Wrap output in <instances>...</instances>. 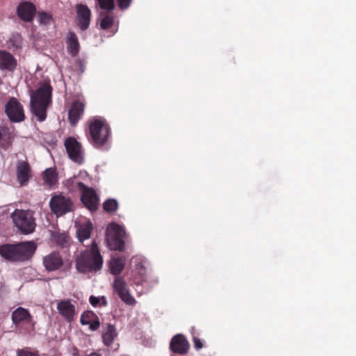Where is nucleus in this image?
Instances as JSON below:
<instances>
[{"label":"nucleus","instance_id":"f257e3e1","mask_svg":"<svg viewBox=\"0 0 356 356\" xmlns=\"http://www.w3.org/2000/svg\"><path fill=\"white\" fill-rule=\"evenodd\" d=\"M36 248L37 245L33 241L7 243L0 245V255L9 261L22 262L30 259Z\"/></svg>","mask_w":356,"mask_h":356},{"label":"nucleus","instance_id":"f03ea898","mask_svg":"<svg viewBox=\"0 0 356 356\" xmlns=\"http://www.w3.org/2000/svg\"><path fill=\"white\" fill-rule=\"evenodd\" d=\"M51 93L52 87L49 83H44L31 95V111L40 122L47 118V110L51 103Z\"/></svg>","mask_w":356,"mask_h":356},{"label":"nucleus","instance_id":"7ed1b4c3","mask_svg":"<svg viewBox=\"0 0 356 356\" xmlns=\"http://www.w3.org/2000/svg\"><path fill=\"white\" fill-rule=\"evenodd\" d=\"M103 264V259L95 241L89 250H86L76 258V268L80 273L97 272Z\"/></svg>","mask_w":356,"mask_h":356},{"label":"nucleus","instance_id":"20e7f679","mask_svg":"<svg viewBox=\"0 0 356 356\" xmlns=\"http://www.w3.org/2000/svg\"><path fill=\"white\" fill-rule=\"evenodd\" d=\"M88 140L96 148L102 147L108 142L111 129L104 120L95 118L89 124Z\"/></svg>","mask_w":356,"mask_h":356},{"label":"nucleus","instance_id":"39448f33","mask_svg":"<svg viewBox=\"0 0 356 356\" xmlns=\"http://www.w3.org/2000/svg\"><path fill=\"white\" fill-rule=\"evenodd\" d=\"M31 210L15 209L11 213V218L15 227L24 234H29L35 231L36 223Z\"/></svg>","mask_w":356,"mask_h":356},{"label":"nucleus","instance_id":"423d86ee","mask_svg":"<svg viewBox=\"0 0 356 356\" xmlns=\"http://www.w3.org/2000/svg\"><path fill=\"white\" fill-rule=\"evenodd\" d=\"M124 231L120 225L111 224L107 229L106 237L108 247L111 250L122 251L124 249Z\"/></svg>","mask_w":356,"mask_h":356},{"label":"nucleus","instance_id":"0eeeda50","mask_svg":"<svg viewBox=\"0 0 356 356\" xmlns=\"http://www.w3.org/2000/svg\"><path fill=\"white\" fill-rule=\"evenodd\" d=\"M76 186L81 192V202L90 211H95L98 208L99 199L95 189L82 182H78Z\"/></svg>","mask_w":356,"mask_h":356},{"label":"nucleus","instance_id":"6e6552de","mask_svg":"<svg viewBox=\"0 0 356 356\" xmlns=\"http://www.w3.org/2000/svg\"><path fill=\"white\" fill-rule=\"evenodd\" d=\"M49 207L52 213L57 216H61L72 211L73 203L70 197L59 194L51 197Z\"/></svg>","mask_w":356,"mask_h":356},{"label":"nucleus","instance_id":"1a4fd4ad","mask_svg":"<svg viewBox=\"0 0 356 356\" xmlns=\"http://www.w3.org/2000/svg\"><path fill=\"white\" fill-rule=\"evenodd\" d=\"M5 113L13 122H22L25 119L23 106L15 97H10L5 105Z\"/></svg>","mask_w":356,"mask_h":356},{"label":"nucleus","instance_id":"9d476101","mask_svg":"<svg viewBox=\"0 0 356 356\" xmlns=\"http://www.w3.org/2000/svg\"><path fill=\"white\" fill-rule=\"evenodd\" d=\"M64 145L70 159L79 164L82 163L83 150L81 144L75 138L68 137L65 139Z\"/></svg>","mask_w":356,"mask_h":356},{"label":"nucleus","instance_id":"9b49d317","mask_svg":"<svg viewBox=\"0 0 356 356\" xmlns=\"http://www.w3.org/2000/svg\"><path fill=\"white\" fill-rule=\"evenodd\" d=\"M113 289L120 298L128 305H134L136 303L135 298L131 295L128 285L122 277L117 276L113 282Z\"/></svg>","mask_w":356,"mask_h":356},{"label":"nucleus","instance_id":"f8f14e48","mask_svg":"<svg viewBox=\"0 0 356 356\" xmlns=\"http://www.w3.org/2000/svg\"><path fill=\"white\" fill-rule=\"evenodd\" d=\"M12 321L15 325H19L24 323L29 329H34L35 322L33 319V316L28 309L23 307H19L12 312Z\"/></svg>","mask_w":356,"mask_h":356},{"label":"nucleus","instance_id":"ddd939ff","mask_svg":"<svg viewBox=\"0 0 356 356\" xmlns=\"http://www.w3.org/2000/svg\"><path fill=\"white\" fill-rule=\"evenodd\" d=\"M76 11L77 25L81 31L88 29L91 20V11L85 4L78 3L75 6Z\"/></svg>","mask_w":356,"mask_h":356},{"label":"nucleus","instance_id":"4468645a","mask_svg":"<svg viewBox=\"0 0 356 356\" xmlns=\"http://www.w3.org/2000/svg\"><path fill=\"white\" fill-rule=\"evenodd\" d=\"M43 265L47 271H56L61 269L64 265V261L61 254L58 252H52L44 256L42 261Z\"/></svg>","mask_w":356,"mask_h":356},{"label":"nucleus","instance_id":"2eb2a0df","mask_svg":"<svg viewBox=\"0 0 356 356\" xmlns=\"http://www.w3.org/2000/svg\"><path fill=\"white\" fill-rule=\"evenodd\" d=\"M36 13L35 6L29 1H22L17 8V14L23 22H31Z\"/></svg>","mask_w":356,"mask_h":356},{"label":"nucleus","instance_id":"dca6fc26","mask_svg":"<svg viewBox=\"0 0 356 356\" xmlns=\"http://www.w3.org/2000/svg\"><path fill=\"white\" fill-rule=\"evenodd\" d=\"M16 174L18 182L21 186H25L31 178V168L27 161H19L16 167Z\"/></svg>","mask_w":356,"mask_h":356},{"label":"nucleus","instance_id":"f3484780","mask_svg":"<svg viewBox=\"0 0 356 356\" xmlns=\"http://www.w3.org/2000/svg\"><path fill=\"white\" fill-rule=\"evenodd\" d=\"M85 109L83 102L76 100L72 103L68 111V120L72 126H76L79 120L82 118Z\"/></svg>","mask_w":356,"mask_h":356},{"label":"nucleus","instance_id":"a211bd4d","mask_svg":"<svg viewBox=\"0 0 356 356\" xmlns=\"http://www.w3.org/2000/svg\"><path fill=\"white\" fill-rule=\"evenodd\" d=\"M170 348L173 353L184 355L187 353L189 343L184 335L176 334L170 341Z\"/></svg>","mask_w":356,"mask_h":356},{"label":"nucleus","instance_id":"6ab92c4d","mask_svg":"<svg viewBox=\"0 0 356 356\" xmlns=\"http://www.w3.org/2000/svg\"><path fill=\"white\" fill-rule=\"evenodd\" d=\"M57 309L59 314L67 321L73 320L75 315V307L72 304L70 300H61L57 304Z\"/></svg>","mask_w":356,"mask_h":356},{"label":"nucleus","instance_id":"aec40b11","mask_svg":"<svg viewBox=\"0 0 356 356\" xmlns=\"http://www.w3.org/2000/svg\"><path fill=\"white\" fill-rule=\"evenodd\" d=\"M80 323L83 325H89L92 331H96L99 329L100 322L98 316L92 311H86L81 316Z\"/></svg>","mask_w":356,"mask_h":356},{"label":"nucleus","instance_id":"412c9836","mask_svg":"<svg viewBox=\"0 0 356 356\" xmlns=\"http://www.w3.org/2000/svg\"><path fill=\"white\" fill-rule=\"evenodd\" d=\"M17 67V60L14 56L6 51H0V69L13 72Z\"/></svg>","mask_w":356,"mask_h":356},{"label":"nucleus","instance_id":"4be33fe9","mask_svg":"<svg viewBox=\"0 0 356 356\" xmlns=\"http://www.w3.org/2000/svg\"><path fill=\"white\" fill-rule=\"evenodd\" d=\"M67 48L68 53L72 56H76L79 51V42L75 33L70 31L67 35Z\"/></svg>","mask_w":356,"mask_h":356},{"label":"nucleus","instance_id":"5701e85b","mask_svg":"<svg viewBox=\"0 0 356 356\" xmlns=\"http://www.w3.org/2000/svg\"><path fill=\"white\" fill-rule=\"evenodd\" d=\"M125 257H118L111 258L109 262V269L112 275H119L124 268Z\"/></svg>","mask_w":356,"mask_h":356},{"label":"nucleus","instance_id":"b1692460","mask_svg":"<svg viewBox=\"0 0 356 356\" xmlns=\"http://www.w3.org/2000/svg\"><path fill=\"white\" fill-rule=\"evenodd\" d=\"M116 329L113 325L107 324L102 332V339L105 346H110L117 337Z\"/></svg>","mask_w":356,"mask_h":356},{"label":"nucleus","instance_id":"393cba45","mask_svg":"<svg viewBox=\"0 0 356 356\" xmlns=\"http://www.w3.org/2000/svg\"><path fill=\"white\" fill-rule=\"evenodd\" d=\"M51 237L54 242L60 248H67L70 244V237L66 233L51 232Z\"/></svg>","mask_w":356,"mask_h":356},{"label":"nucleus","instance_id":"a878e982","mask_svg":"<svg viewBox=\"0 0 356 356\" xmlns=\"http://www.w3.org/2000/svg\"><path fill=\"white\" fill-rule=\"evenodd\" d=\"M131 261L134 263L136 273L140 276V280L137 282V284H140L146 281V268L140 258L133 257Z\"/></svg>","mask_w":356,"mask_h":356},{"label":"nucleus","instance_id":"bb28decb","mask_svg":"<svg viewBox=\"0 0 356 356\" xmlns=\"http://www.w3.org/2000/svg\"><path fill=\"white\" fill-rule=\"evenodd\" d=\"M92 229V225L90 222L82 225L77 230V236L81 242L90 238Z\"/></svg>","mask_w":356,"mask_h":356},{"label":"nucleus","instance_id":"cd10ccee","mask_svg":"<svg viewBox=\"0 0 356 356\" xmlns=\"http://www.w3.org/2000/svg\"><path fill=\"white\" fill-rule=\"evenodd\" d=\"M43 179L49 186L54 185L57 181V174L52 168H47L43 172Z\"/></svg>","mask_w":356,"mask_h":356},{"label":"nucleus","instance_id":"c85d7f7f","mask_svg":"<svg viewBox=\"0 0 356 356\" xmlns=\"http://www.w3.org/2000/svg\"><path fill=\"white\" fill-rule=\"evenodd\" d=\"M37 17L38 21L41 26L50 25L54 21L51 14L47 12L39 11Z\"/></svg>","mask_w":356,"mask_h":356},{"label":"nucleus","instance_id":"c756f323","mask_svg":"<svg viewBox=\"0 0 356 356\" xmlns=\"http://www.w3.org/2000/svg\"><path fill=\"white\" fill-rule=\"evenodd\" d=\"M12 134L8 129H4V134L0 140V149H8L12 145Z\"/></svg>","mask_w":356,"mask_h":356},{"label":"nucleus","instance_id":"7c9ffc66","mask_svg":"<svg viewBox=\"0 0 356 356\" xmlns=\"http://www.w3.org/2000/svg\"><path fill=\"white\" fill-rule=\"evenodd\" d=\"M102 19L100 20V27L102 29L106 30L111 27L113 24V17L112 15L106 14L104 12L100 13Z\"/></svg>","mask_w":356,"mask_h":356},{"label":"nucleus","instance_id":"2f4dec72","mask_svg":"<svg viewBox=\"0 0 356 356\" xmlns=\"http://www.w3.org/2000/svg\"><path fill=\"white\" fill-rule=\"evenodd\" d=\"M99 8L105 11L111 12L115 8L114 0H97Z\"/></svg>","mask_w":356,"mask_h":356},{"label":"nucleus","instance_id":"473e14b6","mask_svg":"<svg viewBox=\"0 0 356 356\" xmlns=\"http://www.w3.org/2000/svg\"><path fill=\"white\" fill-rule=\"evenodd\" d=\"M118 202L114 199H108L103 204L104 209L107 212H113L118 209Z\"/></svg>","mask_w":356,"mask_h":356},{"label":"nucleus","instance_id":"72a5a7b5","mask_svg":"<svg viewBox=\"0 0 356 356\" xmlns=\"http://www.w3.org/2000/svg\"><path fill=\"white\" fill-rule=\"evenodd\" d=\"M17 356H40L38 353L32 352L29 350H18L17 353Z\"/></svg>","mask_w":356,"mask_h":356},{"label":"nucleus","instance_id":"f704fd0d","mask_svg":"<svg viewBox=\"0 0 356 356\" xmlns=\"http://www.w3.org/2000/svg\"><path fill=\"white\" fill-rule=\"evenodd\" d=\"M117 1H118V6L122 10L127 8L131 2V0H117Z\"/></svg>","mask_w":356,"mask_h":356},{"label":"nucleus","instance_id":"c9c22d12","mask_svg":"<svg viewBox=\"0 0 356 356\" xmlns=\"http://www.w3.org/2000/svg\"><path fill=\"white\" fill-rule=\"evenodd\" d=\"M193 341L194 343V346L195 349L200 350L203 348V343H202L201 340L197 337L194 336L193 337Z\"/></svg>","mask_w":356,"mask_h":356},{"label":"nucleus","instance_id":"e433bc0d","mask_svg":"<svg viewBox=\"0 0 356 356\" xmlns=\"http://www.w3.org/2000/svg\"><path fill=\"white\" fill-rule=\"evenodd\" d=\"M89 302L93 307H97L100 302V298L91 296L89 298Z\"/></svg>","mask_w":356,"mask_h":356},{"label":"nucleus","instance_id":"4c0bfd02","mask_svg":"<svg viewBox=\"0 0 356 356\" xmlns=\"http://www.w3.org/2000/svg\"><path fill=\"white\" fill-rule=\"evenodd\" d=\"M100 305L102 306H106L107 305V301H106V299L104 296H102L100 298V302H99Z\"/></svg>","mask_w":356,"mask_h":356},{"label":"nucleus","instance_id":"58836bf2","mask_svg":"<svg viewBox=\"0 0 356 356\" xmlns=\"http://www.w3.org/2000/svg\"><path fill=\"white\" fill-rule=\"evenodd\" d=\"M86 356H102L101 354L97 353L96 352H92L89 355H87Z\"/></svg>","mask_w":356,"mask_h":356}]
</instances>
